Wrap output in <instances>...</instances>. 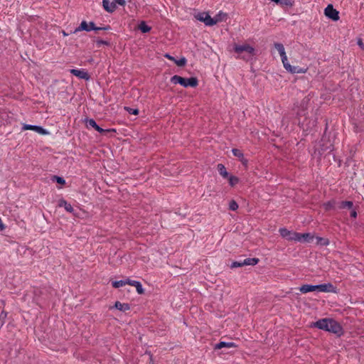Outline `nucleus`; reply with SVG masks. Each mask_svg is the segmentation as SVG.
I'll use <instances>...</instances> for the list:
<instances>
[{"label":"nucleus","mask_w":364,"mask_h":364,"mask_svg":"<svg viewBox=\"0 0 364 364\" xmlns=\"http://www.w3.org/2000/svg\"><path fill=\"white\" fill-rule=\"evenodd\" d=\"M274 48L279 52L281 60L283 64L284 68L290 73H306L307 71L306 68H301L299 66H292L288 62L287 56L285 52L284 47L282 43H274Z\"/></svg>","instance_id":"obj_1"},{"label":"nucleus","mask_w":364,"mask_h":364,"mask_svg":"<svg viewBox=\"0 0 364 364\" xmlns=\"http://www.w3.org/2000/svg\"><path fill=\"white\" fill-rule=\"evenodd\" d=\"M234 51L237 54V58L248 61L255 55V48L248 44L234 45Z\"/></svg>","instance_id":"obj_2"},{"label":"nucleus","mask_w":364,"mask_h":364,"mask_svg":"<svg viewBox=\"0 0 364 364\" xmlns=\"http://www.w3.org/2000/svg\"><path fill=\"white\" fill-rule=\"evenodd\" d=\"M329 321L330 322L328 323V329H326V331L335 333L338 336L342 335L343 331L340 323L332 318H329Z\"/></svg>","instance_id":"obj_3"},{"label":"nucleus","mask_w":364,"mask_h":364,"mask_svg":"<svg viewBox=\"0 0 364 364\" xmlns=\"http://www.w3.org/2000/svg\"><path fill=\"white\" fill-rule=\"evenodd\" d=\"M195 18L203 22L206 26H212L215 25V21H213V18L206 12L198 13L195 16Z\"/></svg>","instance_id":"obj_4"},{"label":"nucleus","mask_w":364,"mask_h":364,"mask_svg":"<svg viewBox=\"0 0 364 364\" xmlns=\"http://www.w3.org/2000/svg\"><path fill=\"white\" fill-rule=\"evenodd\" d=\"M279 232L282 237L288 240L296 241V239H298V232H291L287 228H280Z\"/></svg>","instance_id":"obj_5"},{"label":"nucleus","mask_w":364,"mask_h":364,"mask_svg":"<svg viewBox=\"0 0 364 364\" xmlns=\"http://www.w3.org/2000/svg\"><path fill=\"white\" fill-rule=\"evenodd\" d=\"M325 15L329 18L337 21L339 19V13L335 9H333V6L329 4L325 9L324 11Z\"/></svg>","instance_id":"obj_6"},{"label":"nucleus","mask_w":364,"mask_h":364,"mask_svg":"<svg viewBox=\"0 0 364 364\" xmlns=\"http://www.w3.org/2000/svg\"><path fill=\"white\" fill-rule=\"evenodd\" d=\"M315 289L320 292H336V287L331 283L315 285Z\"/></svg>","instance_id":"obj_7"},{"label":"nucleus","mask_w":364,"mask_h":364,"mask_svg":"<svg viewBox=\"0 0 364 364\" xmlns=\"http://www.w3.org/2000/svg\"><path fill=\"white\" fill-rule=\"evenodd\" d=\"M92 28H94L93 22H90L89 23H87V21H82L80 26L75 28L74 33H75L81 31H92Z\"/></svg>","instance_id":"obj_8"},{"label":"nucleus","mask_w":364,"mask_h":364,"mask_svg":"<svg viewBox=\"0 0 364 364\" xmlns=\"http://www.w3.org/2000/svg\"><path fill=\"white\" fill-rule=\"evenodd\" d=\"M70 73L80 79L88 80L90 78V75L84 69H71Z\"/></svg>","instance_id":"obj_9"},{"label":"nucleus","mask_w":364,"mask_h":364,"mask_svg":"<svg viewBox=\"0 0 364 364\" xmlns=\"http://www.w3.org/2000/svg\"><path fill=\"white\" fill-rule=\"evenodd\" d=\"M23 130L35 131L36 132H37L40 134H42V135H45L46 134H48V132L46 129H44L43 127H39V126H36V125L24 124L23 126Z\"/></svg>","instance_id":"obj_10"},{"label":"nucleus","mask_w":364,"mask_h":364,"mask_svg":"<svg viewBox=\"0 0 364 364\" xmlns=\"http://www.w3.org/2000/svg\"><path fill=\"white\" fill-rule=\"evenodd\" d=\"M328 322H330L328 318H321L314 322L313 326L318 329L326 331L328 329Z\"/></svg>","instance_id":"obj_11"},{"label":"nucleus","mask_w":364,"mask_h":364,"mask_svg":"<svg viewBox=\"0 0 364 364\" xmlns=\"http://www.w3.org/2000/svg\"><path fill=\"white\" fill-rule=\"evenodd\" d=\"M102 6L104 9L109 13H113L117 9L115 3L113 2V1L102 0Z\"/></svg>","instance_id":"obj_12"},{"label":"nucleus","mask_w":364,"mask_h":364,"mask_svg":"<svg viewBox=\"0 0 364 364\" xmlns=\"http://www.w3.org/2000/svg\"><path fill=\"white\" fill-rule=\"evenodd\" d=\"M198 85V80L196 77L184 78V82L181 83L184 87H196Z\"/></svg>","instance_id":"obj_13"},{"label":"nucleus","mask_w":364,"mask_h":364,"mask_svg":"<svg viewBox=\"0 0 364 364\" xmlns=\"http://www.w3.org/2000/svg\"><path fill=\"white\" fill-rule=\"evenodd\" d=\"M314 239V235H312L310 233H299L298 232V239H296V241L301 242V241H305L307 242H312Z\"/></svg>","instance_id":"obj_14"},{"label":"nucleus","mask_w":364,"mask_h":364,"mask_svg":"<svg viewBox=\"0 0 364 364\" xmlns=\"http://www.w3.org/2000/svg\"><path fill=\"white\" fill-rule=\"evenodd\" d=\"M237 347L236 344L233 342H225L220 341L218 343L215 344L214 346L215 350L222 349L223 348H235Z\"/></svg>","instance_id":"obj_15"},{"label":"nucleus","mask_w":364,"mask_h":364,"mask_svg":"<svg viewBox=\"0 0 364 364\" xmlns=\"http://www.w3.org/2000/svg\"><path fill=\"white\" fill-rule=\"evenodd\" d=\"M58 206L63 207L65 209V210L68 211V213H73L74 211V209L72 207V205L64 199H60L58 201Z\"/></svg>","instance_id":"obj_16"},{"label":"nucleus","mask_w":364,"mask_h":364,"mask_svg":"<svg viewBox=\"0 0 364 364\" xmlns=\"http://www.w3.org/2000/svg\"><path fill=\"white\" fill-rule=\"evenodd\" d=\"M114 307L123 312H125L127 311H129L130 309V306L129 304L127 303H121L119 301H116L114 304Z\"/></svg>","instance_id":"obj_17"},{"label":"nucleus","mask_w":364,"mask_h":364,"mask_svg":"<svg viewBox=\"0 0 364 364\" xmlns=\"http://www.w3.org/2000/svg\"><path fill=\"white\" fill-rule=\"evenodd\" d=\"M299 291L302 294H306V293H309V292H311V291H316L315 285L304 284V285L300 287Z\"/></svg>","instance_id":"obj_18"},{"label":"nucleus","mask_w":364,"mask_h":364,"mask_svg":"<svg viewBox=\"0 0 364 364\" xmlns=\"http://www.w3.org/2000/svg\"><path fill=\"white\" fill-rule=\"evenodd\" d=\"M217 169L220 173V175H221L223 178H228V172L226 170V168L225 166L222 164H218L217 166Z\"/></svg>","instance_id":"obj_19"},{"label":"nucleus","mask_w":364,"mask_h":364,"mask_svg":"<svg viewBox=\"0 0 364 364\" xmlns=\"http://www.w3.org/2000/svg\"><path fill=\"white\" fill-rule=\"evenodd\" d=\"M227 14L223 11H220L215 17L213 18V21H215V24L223 21L226 19Z\"/></svg>","instance_id":"obj_20"},{"label":"nucleus","mask_w":364,"mask_h":364,"mask_svg":"<svg viewBox=\"0 0 364 364\" xmlns=\"http://www.w3.org/2000/svg\"><path fill=\"white\" fill-rule=\"evenodd\" d=\"M259 262V259L257 258H247L243 259V264H245V266H254L257 264Z\"/></svg>","instance_id":"obj_21"},{"label":"nucleus","mask_w":364,"mask_h":364,"mask_svg":"<svg viewBox=\"0 0 364 364\" xmlns=\"http://www.w3.org/2000/svg\"><path fill=\"white\" fill-rule=\"evenodd\" d=\"M232 152L235 157H237L241 162H243L244 155L242 151L238 149H232Z\"/></svg>","instance_id":"obj_22"},{"label":"nucleus","mask_w":364,"mask_h":364,"mask_svg":"<svg viewBox=\"0 0 364 364\" xmlns=\"http://www.w3.org/2000/svg\"><path fill=\"white\" fill-rule=\"evenodd\" d=\"M353 203L352 201H342L340 203L338 208L341 209L348 208L350 209L353 208Z\"/></svg>","instance_id":"obj_23"},{"label":"nucleus","mask_w":364,"mask_h":364,"mask_svg":"<svg viewBox=\"0 0 364 364\" xmlns=\"http://www.w3.org/2000/svg\"><path fill=\"white\" fill-rule=\"evenodd\" d=\"M171 82L173 84L181 85V83L184 82V77L176 75L171 78Z\"/></svg>","instance_id":"obj_24"},{"label":"nucleus","mask_w":364,"mask_h":364,"mask_svg":"<svg viewBox=\"0 0 364 364\" xmlns=\"http://www.w3.org/2000/svg\"><path fill=\"white\" fill-rule=\"evenodd\" d=\"M132 287L136 288V290L139 294H143L144 293V289L142 287L141 284L136 281L134 284H132Z\"/></svg>","instance_id":"obj_25"},{"label":"nucleus","mask_w":364,"mask_h":364,"mask_svg":"<svg viewBox=\"0 0 364 364\" xmlns=\"http://www.w3.org/2000/svg\"><path fill=\"white\" fill-rule=\"evenodd\" d=\"M139 28L142 33H147L149 32L151 30V27H149L144 21H142L139 26Z\"/></svg>","instance_id":"obj_26"},{"label":"nucleus","mask_w":364,"mask_h":364,"mask_svg":"<svg viewBox=\"0 0 364 364\" xmlns=\"http://www.w3.org/2000/svg\"><path fill=\"white\" fill-rule=\"evenodd\" d=\"M316 244L317 245H328V240L326 238H323L321 237H316Z\"/></svg>","instance_id":"obj_27"},{"label":"nucleus","mask_w":364,"mask_h":364,"mask_svg":"<svg viewBox=\"0 0 364 364\" xmlns=\"http://www.w3.org/2000/svg\"><path fill=\"white\" fill-rule=\"evenodd\" d=\"M112 285L114 288H119L125 286L124 280L114 281L112 283Z\"/></svg>","instance_id":"obj_28"},{"label":"nucleus","mask_w":364,"mask_h":364,"mask_svg":"<svg viewBox=\"0 0 364 364\" xmlns=\"http://www.w3.org/2000/svg\"><path fill=\"white\" fill-rule=\"evenodd\" d=\"M229 183L231 186H235L239 182V178L234 176H230L228 178Z\"/></svg>","instance_id":"obj_29"},{"label":"nucleus","mask_w":364,"mask_h":364,"mask_svg":"<svg viewBox=\"0 0 364 364\" xmlns=\"http://www.w3.org/2000/svg\"><path fill=\"white\" fill-rule=\"evenodd\" d=\"M52 181H56L58 183L61 185H64L65 183V181L63 178L57 176H53L52 178Z\"/></svg>","instance_id":"obj_30"},{"label":"nucleus","mask_w":364,"mask_h":364,"mask_svg":"<svg viewBox=\"0 0 364 364\" xmlns=\"http://www.w3.org/2000/svg\"><path fill=\"white\" fill-rule=\"evenodd\" d=\"M335 202L334 201H328L323 204V207L326 210H330L334 208Z\"/></svg>","instance_id":"obj_31"},{"label":"nucleus","mask_w":364,"mask_h":364,"mask_svg":"<svg viewBox=\"0 0 364 364\" xmlns=\"http://www.w3.org/2000/svg\"><path fill=\"white\" fill-rule=\"evenodd\" d=\"M174 63L180 67L184 66L186 64V59L185 58H181L179 60H174Z\"/></svg>","instance_id":"obj_32"},{"label":"nucleus","mask_w":364,"mask_h":364,"mask_svg":"<svg viewBox=\"0 0 364 364\" xmlns=\"http://www.w3.org/2000/svg\"><path fill=\"white\" fill-rule=\"evenodd\" d=\"M95 129L96 131H97L98 132H100V134H106L109 132H115L114 129H104L101 128L100 127H99L98 125L95 128Z\"/></svg>","instance_id":"obj_33"},{"label":"nucleus","mask_w":364,"mask_h":364,"mask_svg":"<svg viewBox=\"0 0 364 364\" xmlns=\"http://www.w3.org/2000/svg\"><path fill=\"white\" fill-rule=\"evenodd\" d=\"M95 129L96 131H97L98 132H100V134H106L109 132H115L114 129H104L101 128L100 127H99L98 125L95 128Z\"/></svg>","instance_id":"obj_34"},{"label":"nucleus","mask_w":364,"mask_h":364,"mask_svg":"<svg viewBox=\"0 0 364 364\" xmlns=\"http://www.w3.org/2000/svg\"><path fill=\"white\" fill-rule=\"evenodd\" d=\"M245 266V264H243V260L242 261H236V262H233L231 264V268H236V267H243Z\"/></svg>","instance_id":"obj_35"},{"label":"nucleus","mask_w":364,"mask_h":364,"mask_svg":"<svg viewBox=\"0 0 364 364\" xmlns=\"http://www.w3.org/2000/svg\"><path fill=\"white\" fill-rule=\"evenodd\" d=\"M109 43L106 41L98 39L96 41V46L97 48L101 47L102 46H108Z\"/></svg>","instance_id":"obj_36"},{"label":"nucleus","mask_w":364,"mask_h":364,"mask_svg":"<svg viewBox=\"0 0 364 364\" xmlns=\"http://www.w3.org/2000/svg\"><path fill=\"white\" fill-rule=\"evenodd\" d=\"M229 208L231 210H236L238 208V205L235 200H231L229 204Z\"/></svg>","instance_id":"obj_37"},{"label":"nucleus","mask_w":364,"mask_h":364,"mask_svg":"<svg viewBox=\"0 0 364 364\" xmlns=\"http://www.w3.org/2000/svg\"><path fill=\"white\" fill-rule=\"evenodd\" d=\"M126 109L129 112V114H134V115L139 114V109H137L126 107Z\"/></svg>","instance_id":"obj_38"},{"label":"nucleus","mask_w":364,"mask_h":364,"mask_svg":"<svg viewBox=\"0 0 364 364\" xmlns=\"http://www.w3.org/2000/svg\"><path fill=\"white\" fill-rule=\"evenodd\" d=\"M87 125L92 127L94 129L97 126L96 122L93 119L87 120Z\"/></svg>","instance_id":"obj_39"},{"label":"nucleus","mask_w":364,"mask_h":364,"mask_svg":"<svg viewBox=\"0 0 364 364\" xmlns=\"http://www.w3.org/2000/svg\"><path fill=\"white\" fill-rule=\"evenodd\" d=\"M109 28H110V27L109 26L107 27H97L94 23V28H92V30L95 31H101V30H109Z\"/></svg>","instance_id":"obj_40"},{"label":"nucleus","mask_w":364,"mask_h":364,"mask_svg":"<svg viewBox=\"0 0 364 364\" xmlns=\"http://www.w3.org/2000/svg\"><path fill=\"white\" fill-rule=\"evenodd\" d=\"M113 2L115 3V6H117V4L124 6L126 4L125 0H113Z\"/></svg>","instance_id":"obj_41"},{"label":"nucleus","mask_w":364,"mask_h":364,"mask_svg":"<svg viewBox=\"0 0 364 364\" xmlns=\"http://www.w3.org/2000/svg\"><path fill=\"white\" fill-rule=\"evenodd\" d=\"M358 46L362 49V50H364V43L363 42V40L361 38H358V42H357Z\"/></svg>","instance_id":"obj_42"},{"label":"nucleus","mask_w":364,"mask_h":364,"mask_svg":"<svg viewBox=\"0 0 364 364\" xmlns=\"http://www.w3.org/2000/svg\"><path fill=\"white\" fill-rule=\"evenodd\" d=\"M125 281V285L126 284H129L130 286H132V284H134V282H136V281L135 280H132L130 279H124Z\"/></svg>","instance_id":"obj_43"},{"label":"nucleus","mask_w":364,"mask_h":364,"mask_svg":"<svg viewBox=\"0 0 364 364\" xmlns=\"http://www.w3.org/2000/svg\"><path fill=\"white\" fill-rule=\"evenodd\" d=\"M164 57H165L166 58H167V59L173 61V62H174V60H175V58H174L173 56L170 55L169 54H167V53H166V54H165V55H164Z\"/></svg>","instance_id":"obj_44"},{"label":"nucleus","mask_w":364,"mask_h":364,"mask_svg":"<svg viewBox=\"0 0 364 364\" xmlns=\"http://www.w3.org/2000/svg\"><path fill=\"white\" fill-rule=\"evenodd\" d=\"M350 216L355 218L357 217V211L355 210H352L350 212Z\"/></svg>","instance_id":"obj_45"},{"label":"nucleus","mask_w":364,"mask_h":364,"mask_svg":"<svg viewBox=\"0 0 364 364\" xmlns=\"http://www.w3.org/2000/svg\"><path fill=\"white\" fill-rule=\"evenodd\" d=\"M4 228H5V225H4L1 219L0 218V230H4Z\"/></svg>","instance_id":"obj_46"},{"label":"nucleus","mask_w":364,"mask_h":364,"mask_svg":"<svg viewBox=\"0 0 364 364\" xmlns=\"http://www.w3.org/2000/svg\"><path fill=\"white\" fill-rule=\"evenodd\" d=\"M3 316H4V317H6V313H4V311H3V312H1V315H0V318H1V317H3Z\"/></svg>","instance_id":"obj_47"},{"label":"nucleus","mask_w":364,"mask_h":364,"mask_svg":"<svg viewBox=\"0 0 364 364\" xmlns=\"http://www.w3.org/2000/svg\"><path fill=\"white\" fill-rule=\"evenodd\" d=\"M244 165H247V160L244 158L243 162H242Z\"/></svg>","instance_id":"obj_48"},{"label":"nucleus","mask_w":364,"mask_h":364,"mask_svg":"<svg viewBox=\"0 0 364 364\" xmlns=\"http://www.w3.org/2000/svg\"><path fill=\"white\" fill-rule=\"evenodd\" d=\"M63 36H67L68 35L65 31H63Z\"/></svg>","instance_id":"obj_49"},{"label":"nucleus","mask_w":364,"mask_h":364,"mask_svg":"<svg viewBox=\"0 0 364 364\" xmlns=\"http://www.w3.org/2000/svg\"><path fill=\"white\" fill-rule=\"evenodd\" d=\"M3 322L2 321H0V325H2Z\"/></svg>","instance_id":"obj_50"}]
</instances>
